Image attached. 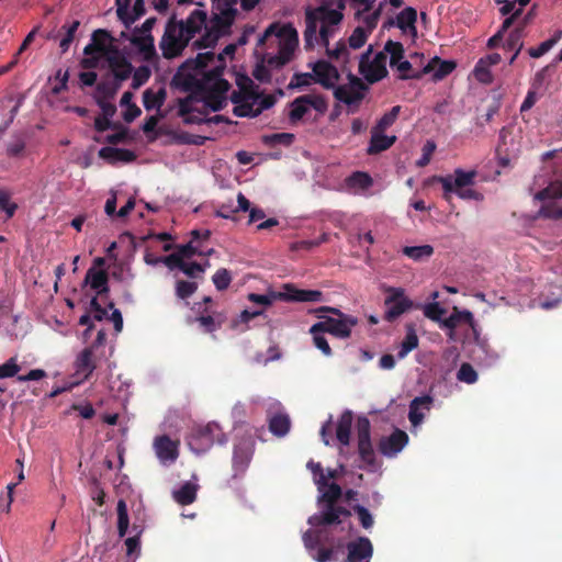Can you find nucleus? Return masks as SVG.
<instances>
[{"instance_id":"obj_52","label":"nucleus","mask_w":562,"mask_h":562,"mask_svg":"<svg viewBox=\"0 0 562 562\" xmlns=\"http://www.w3.org/2000/svg\"><path fill=\"white\" fill-rule=\"evenodd\" d=\"M121 85L117 82H100L97 85V95L95 98H104V100H110L115 97Z\"/></svg>"},{"instance_id":"obj_15","label":"nucleus","mask_w":562,"mask_h":562,"mask_svg":"<svg viewBox=\"0 0 562 562\" xmlns=\"http://www.w3.org/2000/svg\"><path fill=\"white\" fill-rule=\"evenodd\" d=\"M314 72V82L319 83L325 89H335L336 82L340 79V74L336 66L329 61L321 59L311 64Z\"/></svg>"},{"instance_id":"obj_14","label":"nucleus","mask_w":562,"mask_h":562,"mask_svg":"<svg viewBox=\"0 0 562 562\" xmlns=\"http://www.w3.org/2000/svg\"><path fill=\"white\" fill-rule=\"evenodd\" d=\"M252 452L254 443L250 439H243L235 445L232 460L234 479L241 476L246 472L251 461Z\"/></svg>"},{"instance_id":"obj_61","label":"nucleus","mask_w":562,"mask_h":562,"mask_svg":"<svg viewBox=\"0 0 562 562\" xmlns=\"http://www.w3.org/2000/svg\"><path fill=\"white\" fill-rule=\"evenodd\" d=\"M305 102H307L308 109L313 108L318 113L323 114L327 111V100L321 94H305Z\"/></svg>"},{"instance_id":"obj_26","label":"nucleus","mask_w":562,"mask_h":562,"mask_svg":"<svg viewBox=\"0 0 562 562\" xmlns=\"http://www.w3.org/2000/svg\"><path fill=\"white\" fill-rule=\"evenodd\" d=\"M220 14H214L212 19L210 20V25L207 27L214 32L215 34L221 37L223 34L227 33V31L231 29L235 15L237 13V10H231L227 9H218Z\"/></svg>"},{"instance_id":"obj_28","label":"nucleus","mask_w":562,"mask_h":562,"mask_svg":"<svg viewBox=\"0 0 562 562\" xmlns=\"http://www.w3.org/2000/svg\"><path fill=\"white\" fill-rule=\"evenodd\" d=\"M99 157L110 164H114L116 161L132 162L136 159V154L126 148L105 146L99 150Z\"/></svg>"},{"instance_id":"obj_47","label":"nucleus","mask_w":562,"mask_h":562,"mask_svg":"<svg viewBox=\"0 0 562 562\" xmlns=\"http://www.w3.org/2000/svg\"><path fill=\"white\" fill-rule=\"evenodd\" d=\"M308 112L307 102H305L304 95L297 97L291 103V111L289 113V119L292 123H296L303 119V116Z\"/></svg>"},{"instance_id":"obj_53","label":"nucleus","mask_w":562,"mask_h":562,"mask_svg":"<svg viewBox=\"0 0 562 562\" xmlns=\"http://www.w3.org/2000/svg\"><path fill=\"white\" fill-rule=\"evenodd\" d=\"M18 210V204L11 201V194L4 189H0V211L5 212L7 218L13 217Z\"/></svg>"},{"instance_id":"obj_34","label":"nucleus","mask_w":562,"mask_h":562,"mask_svg":"<svg viewBox=\"0 0 562 562\" xmlns=\"http://www.w3.org/2000/svg\"><path fill=\"white\" fill-rule=\"evenodd\" d=\"M351 424H352V413L350 411L344 412L338 420L337 428H336L337 440L342 446H348L350 442Z\"/></svg>"},{"instance_id":"obj_56","label":"nucleus","mask_w":562,"mask_h":562,"mask_svg":"<svg viewBox=\"0 0 562 562\" xmlns=\"http://www.w3.org/2000/svg\"><path fill=\"white\" fill-rule=\"evenodd\" d=\"M423 312L427 318L440 324L443 321L441 317L446 314V310L437 302L425 304L423 306Z\"/></svg>"},{"instance_id":"obj_44","label":"nucleus","mask_w":562,"mask_h":562,"mask_svg":"<svg viewBox=\"0 0 562 562\" xmlns=\"http://www.w3.org/2000/svg\"><path fill=\"white\" fill-rule=\"evenodd\" d=\"M382 52H384L385 55H390L391 67H395V65H397V63L403 59L405 53L403 44L392 40H389L385 43Z\"/></svg>"},{"instance_id":"obj_27","label":"nucleus","mask_w":562,"mask_h":562,"mask_svg":"<svg viewBox=\"0 0 562 562\" xmlns=\"http://www.w3.org/2000/svg\"><path fill=\"white\" fill-rule=\"evenodd\" d=\"M456 63L452 60H442L439 57L431 58L428 64L423 68L424 75L434 72L435 80H441L450 75L454 68Z\"/></svg>"},{"instance_id":"obj_6","label":"nucleus","mask_w":562,"mask_h":562,"mask_svg":"<svg viewBox=\"0 0 562 562\" xmlns=\"http://www.w3.org/2000/svg\"><path fill=\"white\" fill-rule=\"evenodd\" d=\"M191 40L184 36L175 16L170 18L166 24L165 33L160 41L162 56L167 59L175 58L183 52Z\"/></svg>"},{"instance_id":"obj_54","label":"nucleus","mask_w":562,"mask_h":562,"mask_svg":"<svg viewBox=\"0 0 562 562\" xmlns=\"http://www.w3.org/2000/svg\"><path fill=\"white\" fill-rule=\"evenodd\" d=\"M457 379L461 382L473 384L477 381V373L470 363L464 362L457 372Z\"/></svg>"},{"instance_id":"obj_13","label":"nucleus","mask_w":562,"mask_h":562,"mask_svg":"<svg viewBox=\"0 0 562 562\" xmlns=\"http://www.w3.org/2000/svg\"><path fill=\"white\" fill-rule=\"evenodd\" d=\"M476 175L475 170L464 171L461 168H457L454 170V179L451 176H447L436 177V180L442 186L443 196L449 199L450 193L474 184Z\"/></svg>"},{"instance_id":"obj_51","label":"nucleus","mask_w":562,"mask_h":562,"mask_svg":"<svg viewBox=\"0 0 562 562\" xmlns=\"http://www.w3.org/2000/svg\"><path fill=\"white\" fill-rule=\"evenodd\" d=\"M370 33L371 32L368 31L367 29L362 26H357L348 38L349 47L353 49L362 47L366 44Z\"/></svg>"},{"instance_id":"obj_45","label":"nucleus","mask_w":562,"mask_h":562,"mask_svg":"<svg viewBox=\"0 0 562 562\" xmlns=\"http://www.w3.org/2000/svg\"><path fill=\"white\" fill-rule=\"evenodd\" d=\"M562 198V182H551L547 188L538 191L535 199L538 201L555 200Z\"/></svg>"},{"instance_id":"obj_16","label":"nucleus","mask_w":562,"mask_h":562,"mask_svg":"<svg viewBox=\"0 0 562 562\" xmlns=\"http://www.w3.org/2000/svg\"><path fill=\"white\" fill-rule=\"evenodd\" d=\"M154 450L164 465L175 463L179 457V441L172 440L168 435L157 436L154 440Z\"/></svg>"},{"instance_id":"obj_49","label":"nucleus","mask_w":562,"mask_h":562,"mask_svg":"<svg viewBox=\"0 0 562 562\" xmlns=\"http://www.w3.org/2000/svg\"><path fill=\"white\" fill-rule=\"evenodd\" d=\"M395 67L400 72L398 79L401 80L420 79L424 76L423 70H413V66L408 60H400Z\"/></svg>"},{"instance_id":"obj_25","label":"nucleus","mask_w":562,"mask_h":562,"mask_svg":"<svg viewBox=\"0 0 562 562\" xmlns=\"http://www.w3.org/2000/svg\"><path fill=\"white\" fill-rule=\"evenodd\" d=\"M371 138L369 142V146L367 148V154L370 156L378 155L382 151L391 148L397 140L395 135L387 136L385 132H379L375 130H371Z\"/></svg>"},{"instance_id":"obj_33","label":"nucleus","mask_w":562,"mask_h":562,"mask_svg":"<svg viewBox=\"0 0 562 562\" xmlns=\"http://www.w3.org/2000/svg\"><path fill=\"white\" fill-rule=\"evenodd\" d=\"M198 490V484L186 482L180 486L179 490L173 491L172 497L178 504L182 506L190 505L195 502Z\"/></svg>"},{"instance_id":"obj_21","label":"nucleus","mask_w":562,"mask_h":562,"mask_svg":"<svg viewBox=\"0 0 562 562\" xmlns=\"http://www.w3.org/2000/svg\"><path fill=\"white\" fill-rule=\"evenodd\" d=\"M206 12L203 10H193L190 15L183 21H177V25L181 29L184 36L192 40L195 34L200 33L206 26Z\"/></svg>"},{"instance_id":"obj_48","label":"nucleus","mask_w":562,"mask_h":562,"mask_svg":"<svg viewBox=\"0 0 562 562\" xmlns=\"http://www.w3.org/2000/svg\"><path fill=\"white\" fill-rule=\"evenodd\" d=\"M237 86L239 89L237 91H233V93L231 94V101L235 105L244 103L248 100L258 101L260 93L256 91H248L247 88L243 86L241 82H237Z\"/></svg>"},{"instance_id":"obj_17","label":"nucleus","mask_w":562,"mask_h":562,"mask_svg":"<svg viewBox=\"0 0 562 562\" xmlns=\"http://www.w3.org/2000/svg\"><path fill=\"white\" fill-rule=\"evenodd\" d=\"M347 557L344 562H371L373 544L367 537H358L346 546Z\"/></svg>"},{"instance_id":"obj_37","label":"nucleus","mask_w":562,"mask_h":562,"mask_svg":"<svg viewBox=\"0 0 562 562\" xmlns=\"http://www.w3.org/2000/svg\"><path fill=\"white\" fill-rule=\"evenodd\" d=\"M418 336L413 325L406 326V335L401 344L400 350L397 351V358L404 359L411 351L418 347Z\"/></svg>"},{"instance_id":"obj_11","label":"nucleus","mask_w":562,"mask_h":562,"mask_svg":"<svg viewBox=\"0 0 562 562\" xmlns=\"http://www.w3.org/2000/svg\"><path fill=\"white\" fill-rule=\"evenodd\" d=\"M215 60L218 63L217 65L210 70L203 71V81H205V90L203 92L226 97L231 85L226 79L222 78L226 67L225 60L222 55H215Z\"/></svg>"},{"instance_id":"obj_42","label":"nucleus","mask_w":562,"mask_h":562,"mask_svg":"<svg viewBox=\"0 0 562 562\" xmlns=\"http://www.w3.org/2000/svg\"><path fill=\"white\" fill-rule=\"evenodd\" d=\"M402 251L414 261H422L432 256L434 247L430 245L405 246Z\"/></svg>"},{"instance_id":"obj_1","label":"nucleus","mask_w":562,"mask_h":562,"mask_svg":"<svg viewBox=\"0 0 562 562\" xmlns=\"http://www.w3.org/2000/svg\"><path fill=\"white\" fill-rule=\"evenodd\" d=\"M347 0H319L316 8L305 11V30L303 32L304 48L312 50L316 45L326 48V55L334 60L349 61V50L344 41L329 48V40L334 37L344 20Z\"/></svg>"},{"instance_id":"obj_32","label":"nucleus","mask_w":562,"mask_h":562,"mask_svg":"<svg viewBox=\"0 0 562 562\" xmlns=\"http://www.w3.org/2000/svg\"><path fill=\"white\" fill-rule=\"evenodd\" d=\"M95 369L93 361V352L90 348H85L76 359L77 373L83 374V379L88 380Z\"/></svg>"},{"instance_id":"obj_7","label":"nucleus","mask_w":562,"mask_h":562,"mask_svg":"<svg viewBox=\"0 0 562 562\" xmlns=\"http://www.w3.org/2000/svg\"><path fill=\"white\" fill-rule=\"evenodd\" d=\"M358 438V453L361 461L366 464L368 471H375L379 468L375 452L371 441L370 420L362 416L359 417L356 425Z\"/></svg>"},{"instance_id":"obj_10","label":"nucleus","mask_w":562,"mask_h":562,"mask_svg":"<svg viewBox=\"0 0 562 562\" xmlns=\"http://www.w3.org/2000/svg\"><path fill=\"white\" fill-rule=\"evenodd\" d=\"M349 82L347 85L337 86L334 89V97L336 100L351 106H358L364 99L368 86L353 74H348Z\"/></svg>"},{"instance_id":"obj_59","label":"nucleus","mask_w":562,"mask_h":562,"mask_svg":"<svg viewBox=\"0 0 562 562\" xmlns=\"http://www.w3.org/2000/svg\"><path fill=\"white\" fill-rule=\"evenodd\" d=\"M257 101L248 100L233 108V114L238 117H256L255 110Z\"/></svg>"},{"instance_id":"obj_35","label":"nucleus","mask_w":562,"mask_h":562,"mask_svg":"<svg viewBox=\"0 0 562 562\" xmlns=\"http://www.w3.org/2000/svg\"><path fill=\"white\" fill-rule=\"evenodd\" d=\"M167 98V91L165 88H160L157 92L153 91V89H146L143 92V104L147 111H151L154 109L159 110Z\"/></svg>"},{"instance_id":"obj_4","label":"nucleus","mask_w":562,"mask_h":562,"mask_svg":"<svg viewBox=\"0 0 562 562\" xmlns=\"http://www.w3.org/2000/svg\"><path fill=\"white\" fill-rule=\"evenodd\" d=\"M319 322L312 325L310 333L324 331L334 337L346 339L351 336L352 327L358 325V318L342 313L339 308L321 306L315 310Z\"/></svg>"},{"instance_id":"obj_20","label":"nucleus","mask_w":562,"mask_h":562,"mask_svg":"<svg viewBox=\"0 0 562 562\" xmlns=\"http://www.w3.org/2000/svg\"><path fill=\"white\" fill-rule=\"evenodd\" d=\"M407 443L408 435L401 429H395L390 436L379 440L378 448L383 456L392 458L401 452Z\"/></svg>"},{"instance_id":"obj_64","label":"nucleus","mask_w":562,"mask_h":562,"mask_svg":"<svg viewBox=\"0 0 562 562\" xmlns=\"http://www.w3.org/2000/svg\"><path fill=\"white\" fill-rule=\"evenodd\" d=\"M475 78L485 85L492 83L493 76L490 71V67L484 65V61H477L474 68Z\"/></svg>"},{"instance_id":"obj_23","label":"nucleus","mask_w":562,"mask_h":562,"mask_svg":"<svg viewBox=\"0 0 562 562\" xmlns=\"http://www.w3.org/2000/svg\"><path fill=\"white\" fill-rule=\"evenodd\" d=\"M417 11L412 7H406L396 15V21H390L389 24H395L404 34L417 37Z\"/></svg>"},{"instance_id":"obj_22","label":"nucleus","mask_w":562,"mask_h":562,"mask_svg":"<svg viewBox=\"0 0 562 562\" xmlns=\"http://www.w3.org/2000/svg\"><path fill=\"white\" fill-rule=\"evenodd\" d=\"M83 285H89L97 292V295L109 293V272L105 269H88Z\"/></svg>"},{"instance_id":"obj_57","label":"nucleus","mask_w":562,"mask_h":562,"mask_svg":"<svg viewBox=\"0 0 562 562\" xmlns=\"http://www.w3.org/2000/svg\"><path fill=\"white\" fill-rule=\"evenodd\" d=\"M218 38V35L212 32L206 25L205 33L201 38L194 41L193 47L196 49L214 47Z\"/></svg>"},{"instance_id":"obj_24","label":"nucleus","mask_w":562,"mask_h":562,"mask_svg":"<svg viewBox=\"0 0 562 562\" xmlns=\"http://www.w3.org/2000/svg\"><path fill=\"white\" fill-rule=\"evenodd\" d=\"M117 5V16L119 19L128 27L133 24L138 18L145 14V1L144 0H135L133 10L130 12L128 10V0L122 2V0H116Z\"/></svg>"},{"instance_id":"obj_30","label":"nucleus","mask_w":562,"mask_h":562,"mask_svg":"<svg viewBox=\"0 0 562 562\" xmlns=\"http://www.w3.org/2000/svg\"><path fill=\"white\" fill-rule=\"evenodd\" d=\"M111 38L110 33L105 30L99 29L92 33V43L87 45L83 49L86 55H90L92 52H99L106 57V52L111 48L108 47L106 43Z\"/></svg>"},{"instance_id":"obj_46","label":"nucleus","mask_w":562,"mask_h":562,"mask_svg":"<svg viewBox=\"0 0 562 562\" xmlns=\"http://www.w3.org/2000/svg\"><path fill=\"white\" fill-rule=\"evenodd\" d=\"M401 112V106L395 105L389 112L384 113L382 117L372 126L371 130H375L379 132H385L389 127H391L398 117Z\"/></svg>"},{"instance_id":"obj_19","label":"nucleus","mask_w":562,"mask_h":562,"mask_svg":"<svg viewBox=\"0 0 562 562\" xmlns=\"http://www.w3.org/2000/svg\"><path fill=\"white\" fill-rule=\"evenodd\" d=\"M283 292H278V299L286 302H322L324 294L319 290H302L293 284H284Z\"/></svg>"},{"instance_id":"obj_12","label":"nucleus","mask_w":562,"mask_h":562,"mask_svg":"<svg viewBox=\"0 0 562 562\" xmlns=\"http://www.w3.org/2000/svg\"><path fill=\"white\" fill-rule=\"evenodd\" d=\"M105 60L114 77V82L122 86V82L127 80L133 72L132 64L117 48L113 47L106 52Z\"/></svg>"},{"instance_id":"obj_55","label":"nucleus","mask_w":562,"mask_h":562,"mask_svg":"<svg viewBox=\"0 0 562 562\" xmlns=\"http://www.w3.org/2000/svg\"><path fill=\"white\" fill-rule=\"evenodd\" d=\"M212 281L218 291H224L232 282V274L227 269L221 268L213 274Z\"/></svg>"},{"instance_id":"obj_63","label":"nucleus","mask_w":562,"mask_h":562,"mask_svg":"<svg viewBox=\"0 0 562 562\" xmlns=\"http://www.w3.org/2000/svg\"><path fill=\"white\" fill-rule=\"evenodd\" d=\"M353 512L357 514L362 528L370 529L374 525V519L368 508L362 505L353 506Z\"/></svg>"},{"instance_id":"obj_5","label":"nucleus","mask_w":562,"mask_h":562,"mask_svg":"<svg viewBox=\"0 0 562 562\" xmlns=\"http://www.w3.org/2000/svg\"><path fill=\"white\" fill-rule=\"evenodd\" d=\"M215 442L225 445L227 437L217 423H209L193 430L189 446L196 453L207 451Z\"/></svg>"},{"instance_id":"obj_8","label":"nucleus","mask_w":562,"mask_h":562,"mask_svg":"<svg viewBox=\"0 0 562 562\" xmlns=\"http://www.w3.org/2000/svg\"><path fill=\"white\" fill-rule=\"evenodd\" d=\"M372 54V46L364 52L359 61V72L366 78L369 83H374L387 76L386 69V55L384 52H379L373 59H370Z\"/></svg>"},{"instance_id":"obj_60","label":"nucleus","mask_w":562,"mask_h":562,"mask_svg":"<svg viewBox=\"0 0 562 562\" xmlns=\"http://www.w3.org/2000/svg\"><path fill=\"white\" fill-rule=\"evenodd\" d=\"M196 289L198 284L195 282L179 280L176 283V295L181 300H186L190 297Z\"/></svg>"},{"instance_id":"obj_31","label":"nucleus","mask_w":562,"mask_h":562,"mask_svg":"<svg viewBox=\"0 0 562 562\" xmlns=\"http://www.w3.org/2000/svg\"><path fill=\"white\" fill-rule=\"evenodd\" d=\"M131 43L134 45L145 59H150L156 55L154 37L151 34L134 33L131 37Z\"/></svg>"},{"instance_id":"obj_40","label":"nucleus","mask_w":562,"mask_h":562,"mask_svg":"<svg viewBox=\"0 0 562 562\" xmlns=\"http://www.w3.org/2000/svg\"><path fill=\"white\" fill-rule=\"evenodd\" d=\"M294 139L295 136L292 133H274L262 135L261 137V142L268 147H276L278 145L289 147L293 144Z\"/></svg>"},{"instance_id":"obj_58","label":"nucleus","mask_w":562,"mask_h":562,"mask_svg":"<svg viewBox=\"0 0 562 562\" xmlns=\"http://www.w3.org/2000/svg\"><path fill=\"white\" fill-rule=\"evenodd\" d=\"M307 468L312 471L314 475V481L315 484L317 485L318 491H323L325 485H328V482L321 463L310 461L307 463Z\"/></svg>"},{"instance_id":"obj_9","label":"nucleus","mask_w":562,"mask_h":562,"mask_svg":"<svg viewBox=\"0 0 562 562\" xmlns=\"http://www.w3.org/2000/svg\"><path fill=\"white\" fill-rule=\"evenodd\" d=\"M389 293L384 299L385 312L383 318L389 322H395L404 313L411 311L414 307V303L411 299L405 295L402 288H387Z\"/></svg>"},{"instance_id":"obj_29","label":"nucleus","mask_w":562,"mask_h":562,"mask_svg":"<svg viewBox=\"0 0 562 562\" xmlns=\"http://www.w3.org/2000/svg\"><path fill=\"white\" fill-rule=\"evenodd\" d=\"M432 397L429 395L415 397L409 404L408 419L413 426H418L424 420L422 408L430 409Z\"/></svg>"},{"instance_id":"obj_62","label":"nucleus","mask_w":562,"mask_h":562,"mask_svg":"<svg viewBox=\"0 0 562 562\" xmlns=\"http://www.w3.org/2000/svg\"><path fill=\"white\" fill-rule=\"evenodd\" d=\"M302 540L306 550L312 553L321 542L319 531L308 529L303 533Z\"/></svg>"},{"instance_id":"obj_38","label":"nucleus","mask_w":562,"mask_h":562,"mask_svg":"<svg viewBox=\"0 0 562 562\" xmlns=\"http://www.w3.org/2000/svg\"><path fill=\"white\" fill-rule=\"evenodd\" d=\"M80 25V22L78 20L72 21L69 24H64L59 31V34L61 35L59 47L61 53H66L71 43L75 40L76 33L78 31V27Z\"/></svg>"},{"instance_id":"obj_2","label":"nucleus","mask_w":562,"mask_h":562,"mask_svg":"<svg viewBox=\"0 0 562 562\" xmlns=\"http://www.w3.org/2000/svg\"><path fill=\"white\" fill-rule=\"evenodd\" d=\"M321 492L322 494L317 498L319 512L308 517V525L313 527L334 526L350 517V510L337 504L342 495V490L337 483H328Z\"/></svg>"},{"instance_id":"obj_18","label":"nucleus","mask_w":562,"mask_h":562,"mask_svg":"<svg viewBox=\"0 0 562 562\" xmlns=\"http://www.w3.org/2000/svg\"><path fill=\"white\" fill-rule=\"evenodd\" d=\"M21 367L16 362V358H10L0 364V379L13 378L16 375L19 382L37 381L46 378L47 373L43 369H33L27 374L18 375Z\"/></svg>"},{"instance_id":"obj_41","label":"nucleus","mask_w":562,"mask_h":562,"mask_svg":"<svg viewBox=\"0 0 562 562\" xmlns=\"http://www.w3.org/2000/svg\"><path fill=\"white\" fill-rule=\"evenodd\" d=\"M346 183L351 189L367 190L373 184V179L367 172L355 171L346 179Z\"/></svg>"},{"instance_id":"obj_50","label":"nucleus","mask_w":562,"mask_h":562,"mask_svg":"<svg viewBox=\"0 0 562 562\" xmlns=\"http://www.w3.org/2000/svg\"><path fill=\"white\" fill-rule=\"evenodd\" d=\"M196 322H199L200 326L204 329L205 333H213L221 328L223 318L221 314H217L216 316L201 315L196 317Z\"/></svg>"},{"instance_id":"obj_43","label":"nucleus","mask_w":562,"mask_h":562,"mask_svg":"<svg viewBox=\"0 0 562 562\" xmlns=\"http://www.w3.org/2000/svg\"><path fill=\"white\" fill-rule=\"evenodd\" d=\"M525 25H517L509 34L505 42L507 49H515L516 55H519L524 47Z\"/></svg>"},{"instance_id":"obj_39","label":"nucleus","mask_w":562,"mask_h":562,"mask_svg":"<svg viewBox=\"0 0 562 562\" xmlns=\"http://www.w3.org/2000/svg\"><path fill=\"white\" fill-rule=\"evenodd\" d=\"M291 422L286 414H276L269 419V430L278 436H285L290 430Z\"/></svg>"},{"instance_id":"obj_36","label":"nucleus","mask_w":562,"mask_h":562,"mask_svg":"<svg viewBox=\"0 0 562 562\" xmlns=\"http://www.w3.org/2000/svg\"><path fill=\"white\" fill-rule=\"evenodd\" d=\"M473 321V314L470 311H459L454 307L451 315L441 322V327L452 331L459 324L465 323L472 325Z\"/></svg>"},{"instance_id":"obj_3","label":"nucleus","mask_w":562,"mask_h":562,"mask_svg":"<svg viewBox=\"0 0 562 562\" xmlns=\"http://www.w3.org/2000/svg\"><path fill=\"white\" fill-rule=\"evenodd\" d=\"M215 61L213 52L200 53L195 58L187 59L173 75L170 86L183 92H202L205 90L203 71L209 64Z\"/></svg>"}]
</instances>
